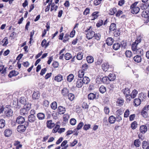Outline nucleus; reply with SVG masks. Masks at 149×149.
<instances>
[{
    "mask_svg": "<svg viewBox=\"0 0 149 149\" xmlns=\"http://www.w3.org/2000/svg\"><path fill=\"white\" fill-rule=\"evenodd\" d=\"M141 101L139 98H136L134 100V106H138L141 104Z\"/></svg>",
    "mask_w": 149,
    "mask_h": 149,
    "instance_id": "obj_25",
    "label": "nucleus"
},
{
    "mask_svg": "<svg viewBox=\"0 0 149 149\" xmlns=\"http://www.w3.org/2000/svg\"><path fill=\"white\" fill-rule=\"evenodd\" d=\"M109 80L110 81H113L116 79V76L115 75L112 74H110L108 77Z\"/></svg>",
    "mask_w": 149,
    "mask_h": 149,
    "instance_id": "obj_26",
    "label": "nucleus"
},
{
    "mask_svg": "<svg viewBox=\"0 0 149 149\" xmlns=\"http://www.w3.org/2000/svg\"><path fill=\"white\" fill-rule=\"evenodd\" d=\"M141 114L144 118H146L148 115L147 112L143 110L141 112Z\"/></svg>",
    "mask_w": 149,
    "mask_h": 149,
    "instance_id": "obj_48",
    "label": "nucleus"
},
{
    "mask_svg": "<svg viewBox=\"0 0 149 149\" xmlns=\"http://www.w3.org/2000/svg\"><path fill=\"white\" fill-rule=\"evenodd\" d=\"M89 12L90 9L89 8H86L84 10L83 13V14L84 15H86L89 13Z\"/></svg>",
    "mask_w": 149,
    "mask_h": 149,
    "instance_id": "obj_59",
    "label": "nucleus"
},
{
    "mask_svg": "<svg viewBox=\"0 0 149 149\" xmlns=\"http://www.w3.org/2000/svg\"><path fill=\"white\" fill-rule=\"evenodd\" d=\"M29 112L27 109L24 108L20 109V113L22 115L26 116L28 114Z\"/></svg>",
    "mask_w": 149,
    "mask_h": 149,
    "instance_id": "obj_11",
    "label": "nucleus"
},
{
    "mask_svg": "<svg viewBox=\"0 0 149 149\" xmlns=\"http://www.w3.org/2000/svg\"><path fill=\"white\" fill-rule=\"evenodd\" d=\"M142 17L147 19L146 22L147 23L149 21V11L147 10H143L141 14Z\"/></svg>",
    "mask_w": 149,
    "mask_h": 149,
    "instance_id": "obj_3",
    "label": "nucleus"
},
{
    "mask_svg": "<svg viewBox=\"0 0 149 149\" xmlns=\"http://www.w3.org/2000/svg\"><path fill=\"white\" fill-rule=\"evenodd\" d=\"M123 93L125 96H129L130 95V89L128 88H125L123 90Z\"/></svg>",
    "mask_w": 149,
    "mask_h": 149,
    "instance_id": "obj_13",
    "label": "nucleus"
},
{
    "mask_svg": "<svg viewBox=\"0 0 149 149\" xmlns=\"http://www.w3.org/2000/svg\"><path fill=\"white\" fill-rule=\"evenodd\" d=\"M83 54L81 52H78L77 56V58L78 60H81L82 59Z\"/></svg>",
    "mask_w": 149,
    "mask_h": 149,
    "instance_id": "obj_37",
    "label": "nucleus"
},
{
    "mask_svg": "<svg viewBox=\"0 0 149 149\" xmlns=\"http://www.w3.org/2000/svg\"><path fill=\"white\" fill-rule=\"evenodd\" d=\"M72 57V55L69 53H66L65 55V58L66 60H69Z\"/></svg>",
    "mask_w": 149,
    "mask_h": 149,
    "instance_id": "obj_38",
    "label": "nucleus"
},
{
    "mask_svg": "<svg viewBox=\"0 0 149 149\" xmlns=\"http://www.w3.org/2000/svg\"><path fill=\"white\" fill-rule=\"evenodd\" d=\"M68 93L69 90L67 88H63L61 91L62 94L63 96H66Z\"/></svg>",
    "mask_w": 149,
    "mask_h": 149,
    "instance_id": "obj_22",
    "label": "nucleus"
},
{
    "mask_svg": "<svg viewBox=\"0 0 149 149\" xmlns=\"http://www.w3.org/2000/svg\"><path fill=\"white\" fill-rule=\"evenodd\" d=\"M31 106L30 104H26L24 107V108L25 109H27L28 111H29V110L31 108Z\"/></svg>",
    "mask_w": 149,
    "mask_h": 149,
    "instance_id": "obj_52",
    "label": "nucleus"
},
{
    "mask_svg": "<svg viewBox=\"0 0 149 149\" xmlns=\"http://www.w3.org/2000/svg\"><path fill=\"white\" fill-rule=\"evenodd\" d=\"M49 104V102L47 100H44L43 102V106L46 107H47L48 106Z\"/></svg>",
    "mask_w": 149,
    "mask_h": 149,
    "instance_id": "obj_62",
    "label": "nucleus"
},
{
    "mask_svg": "<svg viewBox=\"0 0 149 149\" xmlns=\"http://www.w3.org/2000/svg\"><path fill=\"white\" fill-rule=\"evenodd\" d=\"M74 79V75L72 74H70L67 77V80L69 82H71Z\"/></svg>",
    "mask_w": 149,
    "mask_h": 149,
    "instance_id": "obj_35",
    "label": "nucleus"
},
{
    "mask_svg": "<svg viewBox=\"0 0 149 149\" xmlns=\"http://www.w3.org/2000/svg\"><path fill=\"white\" fill-rule=\"evenodd\" d=\"M59 125H57L55 128L52 130V131L53 133H55L57 131L58 132L59 128Z\"/></svg>",
    "mask_w": 149,
    "mask_h": 149,
    "instance_id": "obj_51",
    "label": "nucleus"
},
{
    "mask_svg": "<svg viewBox=\"0 0 149 149\" xmlns=\"http://www.w3.org/2000/svg\"><path fill=\"white\" fill-rule=\"evenodd\" d=\"M47 127L49 129H52L55 126V124L52 123V120H47Z\"/></svg>",
    "mask_w": 149,
    "mask_h": 149,
    "instance_id": "obj_6",
    "label": "nucleus"
},
{
    "mask_svg": "<svg viewBox=\"0 0 149 149\" xmlns=\"http://www.w3.org/2000/svg\"><path fill=\"white\" fill-rule=\"evenodd\" d=\"M141 42L140 38H138L132 45V50L138 54H143V50L138 47V45Z\"/></svg>",
    "mask_w": 149,
    "mask_h": 149,
    "instance_id": "obj_1",
    "label": "nucleus"
},
{
    "mask_svg": "<svg viewBox=\"0 0 149 149\" xmlns=\"http://www.w3.org/2000/svg\"><path fill=\"white\" fill-rule=\"evenodd\" d=\"M125 55L127 57L130 58L132 56V53L130 51H126L125 53Z\"/></svg>",
    "mask_w": 149,
    "mask_h": 149,
    "instance_id": "obj_53",
    "label": "nucleus"
},
{
    "mask_svg": "<svg viewBox=\"0 0 149 149\" xmlns=\"http://www.w3.org/2000/svg\"><path fill=\"white\" fill-rule=\"evenodd\" d=\"M4 111L5 115L8 117L9 116V105H8L4 108Z\"/></svg>",
    "mask_w": 149,
    "mask_h": 149,
    "instance_id": "obj_8",
    "label": "nucleus"
},
{
    "mask_svg": "<svg viewBox=\"0 0 149 149\" xmlns=\"http://www.w3.org/2000/svg\"><path fill=\"white\" fill-rule=\"evenodd\" d=\"M40 96V94L39 92L37 91L34 92L33 95L32 97L33 99H38Z\"/></svg>",
    "mask_w": 149,
    "mask_h": 149,
    "instance_id": "obj_17",
    "label": "nucleus"
},
{
    "mask_svg": "<svg viewBox=\"0 0 149 149\" xmlns=\"http://www.w3.org/2000/svg\"><path fill=\"white\" fill-rule=\"evenodd\" d=\"M138 3V2H135L130 6L131 12L133 14L137 13L140 10V8L136 6Z\"/></svg>",
    "mask_w": 149,
    "mask_h": 149,
    "instance_id": "obj_2",
    "label": "nucleus"
},
{
    "mask_svg": "<svg viewBox=\"0 0 149 149\" xmlns=\"http://www.w3.org/2000/svg\"><path fill=\"white\" fill-rule=\"evenodd\" d=\"M70 123L71 125H74L76 123V120L74 118H72L70 120Z\"/></svg>",
    "mask_w": 149,
    "mask_h": 149,
    "instance_id": "obj_58",
    "label": "nucleus"
},
{
    "mask_svg": "<svg viewBox=\"0 0 149 149\" xmlns=\"http://www.w3.org/2000/svg\"><path fill=\"white\" fill-rule=\"evenodd\" d=\"M88 68V65L86 63L83 64L82 66V70L84 71H86Z\"/></svg>",
    "mask_w": 149,
    "mask_h": 149,
    "instance_id": "obj_50",
    "label": "nucleus"
},
{
    "mask_svg": "<svg viewBox=\"0 0 149 149\" xmlns=\"http://www.w3.org/2000/svg\"><path fill=\"white\" fill-rule=\"evenodd\" d=\"M99 12H95L93 13L92 14V18L91 20H94L97 18L98 16V14Z\"/></svg>",
    "mask_w": 149,
    "mask_h": 149,
    "instance_id": "obj_29",
    "label": "nucleus"
},
{
    "mask_svg": "<svg viewBox=\"0 0 149 149\" xmlns=\"http://www.w3.org/2000/svg\"><path fill=\"white\" fill-rule=\"evenodd\" d=\"M4 66L3 65L0 66V72H1V74H3L6 72V68H4Z\"/></svg>",
    "mask_w": 149,
    "mask_h": 149,
    "instance_id": "obj_44",
    "label": "nucleus"
},
{
    "mask_svg": "<svg viewBox=\"0 0 149 149\" xmlns=\"http://www.w3.org/2000/svg\"><path fill=\"white\" fill-rule=\"evenodd\" d=\"M84 72L82 70H80L78 71V76L80 78H82L84 75Z\"/></svg>",
    "mask_w": 149,
    "mask_h": 149,
    "instance_id": "obj_40",
    "label": "nucleus"
},
{
    "mask_svg": "<svg viewBox=\"0 0 149 149\" xmlns=\"http://www.w3.org/2000/svg\"><path fill=\"white\" fill-rule=\"evenodd\" d=\"M91 125L90 124H85L83 127L84 130H87L90 128Z\"/></svg>",
    "mask_w": 149,
    "mask_h": 149,
    "instance_id": "obj_64",
    "label": "nucleus"
},
{
    "mask_svg": "<svg viewBox=\"0 0 149 149\" xmlns=\"http://www.w3.org/2000/svg\"><path fill=\"white\" fill-rule=\"evenodd\" d=\"M18 74L17 72H16L15 70H13L10 72V78L13 76L17 75Z\"/></svg>",
    "mask_w": 149,
    "mask_h": 149,
    "instance_id": "obj_39",
    "label": "nucleus"
},
{
    "mask_svg": "<svg viewBox=\"0 0 149 149\" xmlns=\"http://www.w3.org/2000/svg\"><path fill=\"white\" fill-rule=\"evenodd\" d=\"M2 42L3 43V45L5 46L8 43V39L7 37H6L4 39L2 40Z\"/></svg>",
    "mask_w": 149,
    "mask_h": 149,
    "instance_id": "obj_43",
    "label": "nucleus"
},
{
    "mask_svg": "<svg viewBox=\"0 0 149 149\" xmlns=\"http://www.w3.org/2000/svg\"><path fill=\"white\" fill-rule=\"evenodd\" d=\"M84 123L82 122H80L78 125L77 127V129L79 130L84 125Z\"/></svg>",
    "mask_w": 149,
    "mask_h": 149,
    "instance_id": "obj_54",
    "label": "nucleus"
},
{
    "mask_svg": "<svg viewBox=\"0 0 149 149\" xmlns=\"http://www.w3.org/2000/svg\"><path fill=\"white\" fill-rule=\"evenodd\" d=\"M99 91L101 93H103L106 91V88L103 86H102L99 88Z\"/></svg>",
    "mask_w": 149,
    "mask_h": 149,
    "instance_id": "obj_34",
    "label": "nucleus"
},
{
    "mask_svg": "<svg viewBox=\"0 0 149 149\" xmlns=\"http://www.w3.org/2000/svg\"><path fill=\"white\" fill-rule=\"evenodd\" d=\"M37 117L39 120H42L45 118V114L42 113H39L37 114Z\"/></svg>",
    "mask_w": 149,
    "mask_h": 149,
    "instance_id": "obj_5",
    "label": "nucleus"
},
{
    "mask_svg": "<svg viewBox=\"0 0 149 149\" xmlns=\"http://www.w3.org/2000/svg\"><path fill=\"white\" fill-rule=\"evenodd\" d=\"M129 112V111L128 109L126 110L124 114V117L125 118L127 117L130 114Z\"/></svg>",
    "mask_w": 149,
    "mask_h": 149,
    "instance_id": "obj_60",
    "label": "nucleus"
},
{
    "mask_svg": "<svg viewBox=\"0 0 149 149\" xmlns=\"http://www.w3.org/2000/svg\"><path fill=\"white\" fill-rule=\"evenodd\" d=\"M83 83L82 80L81 79H78L77 81L76 84V86L78 88L81 87L83 85Z\"/></svg>",
    "mask_w": 149,
    "mask_h": 149,
    "instance_id": "obj_14",
    "label": "nucleus"
},
{
    "mask_svg": "<svg viewBox=\"0 0 149 149\" xmlns=\"http://www.w3.org/2000/svg\"><path fill=\"white\" fill-rule=\"evenodd\" d=\"M28 121L31 123H33L36 120V117L35 115H29L28 117Z\"/></svg>",
    "mask_w": 149,
    "mask_h": 149,
    "instance_id": "obj_12",
    "label": "nucleus"
},
{
    "mask_svg": "<svg viewBox=\"0 0 149 149\" xmlns=\"http://www.w3.org/2000/svg\"><path fill=\"white\" fill-rule=\"evenodd\" d=\"M137 93V91L136 90H134L132 91L131 94H130V96L131 97L134 98L136 97Z\"/></svg>",
    "mask_w": 149,
    "mask_h": 149,
    "instance_id": "obj_33",
    "label": "nucleus"
},
{
    "mask_svg": "<svg viewBox=\"0 0 149 149\" xmlns=\"http://www.w3.org/2000/svg\"><path fill=\"white\" fill-rule=\"evenodd\" d=\"M4 135L8 137L9 136V130L6 129L4 132Z\"/></svg>",
    "mask_w": 149,
    "mask_h": 149,
    "instance_id": "obj_56",
    "label": "nucleus"
},
{
    "mask_svg": "<svg viewBox=\"0 0 149 149\" xmlns=\"http://www.w3.org/2000/svg\"><path fill=\"white\" fill-rule=\"evenodd\" d=\"M134 145L136 147L140 146L141 145V142L138 139L135 140L134 141Z\"/></svg>",
    "mask_w": 149,
    "mask_h": 149,
    "instance_id": "obj_36",
    "label": "nucleus"
},
{
    "mask_svg": "<svg viewBox=\"0 0 149 149\" xmlns=\"http://www.w3.org/2000/svg\"><path fill=\"white\" fill-rule=\"evenodd\" d=\"M82 82L83 84H88L90 82V79L89 78L85 76L83 77V79H82Z\"/></svg>",
    "mask_w": 149,
    "mask_h": 149,
    "instance_id": "obj_21",
    "label": "nucleus"
},
{
    "mask_svg": "<svg viewBox=\"0 0 149 149\" xmlns=\"http://www.w3.org/2000/svg\"><path fill=\"white\" fill-rule=\"evenodd\" d=\"M95 97V94L92 93H91L88 95V99L93 100L94 99Z\"/></svg>",
    "mask_w": 149,
    "mask_h": 149,
    "instance_id": "obj_30",
    "label": "nucleus"
},
{
    "mask_svg": "<svg viewBox=\"0 0 149 149\" xmlns=\"http://www.w3.org/2000/svg\"><path fill=\"white\" fill-rule=\"evenodd\" d=\"M54 79L57 82H60L63 79V77L61 74H58L56 76Z\"/></svg>",
    "mask_w": 149,
    "mask_h": 149,
    "instance_id": "obj_20",
    "label": "nucleus"
},
{
    "mask_svg": "<svg viewBox=\"0 0 149 149\" xmlns=\"http://www.w3.org/2000/svg\"><path fill=\"white\" fill-rule=\"evenodd\" d=\"M116 25L115 23H112L111 24L109 28V32L114 31L116 29Z\"/></svg>",
    "mask_w": 149,
    "mask_h": 149,
    "instance_id": "obj_18",
    "label": "nucleus"
},
{
    "mask_svg": "<svg viewBox=\"0 0 149 149\" xmlns=\"http://www.w3.org/2000/svg\"><path fill=\"white\" fill-rule=\"evenodd\" d=\"M121 45V47L124 48L125 47L127 46V42L123 40L120 42Z\"/></svg>",
    "mask_w": 149,
    "mask_h": 149,
    "instance_id": "obj_63",
    "label": "nucleus"
},
{
    "mask_svg": "<svg viewBox=\"0 0 149 149\" xmlns=\"http://www.w3.org/2000/svg\"><path fill=\"white\" fill-rule=\"evenodd\" d=\"M5 121L3 119L0 120V128H3L5 125Z\"/></svg>",
    "mask_w": 149,
    "mask_h": 149,
    "instance_id": "obj_47",
    "label": "nucleus"
},
{
    "mask_svg": "<svg viewBox=\"0 0 149 149\" xmlns=\"http://www.w3.org/2000/svg\"><path fill=\"white\" fill-rule=\"evenodd\" d=\"M109 80L108 77H105L102 78V81L103 83L107 84L108 83Z\"/></svg>",
    "mask_w": 149,
    "mask_h": 149,
    "instance_id": "obj_45",
    "label": "nucleus"
},
{
    "mask_svg": "<svg viewBox=\"0 0 149 149\" xmlns=\"http://www.w3.org/2000/svg\"><path fill=\"white\" fill-rule=\"evenodd\" d=\"M116 120V118L113 116H111L109 117V121L111 124L114 123Z\"/></svg>",
    "mask_w": 149,
    "mask_h": 149,
    "instance_id": "obj_23",
    "label": "nucleus"
},
{
    "mask_svg": "<svg viewBox=\"0 0 149 149\" xmlns=\"http://www.w3.org/2000/svg\"><path fill=\"white\" fill-rule=\"evenodd\" d=\"M116 12V8H113L111 9L110 10L109 14L111 15H114Z\"/></svg>",
    "mask_w": 149,
    "mask_h": 149,
    "instance_id": "obj_42",
    "label": "nucleus"
},
{
    "mask_svg": "<svg viewBox=\"0 0 149 149\" xmlns=\"http://www.w3.org/2000/svg\"><path fill=\"white\" fill-rule=\"evenodd\" d=\"M102 68L104 71H107L109 68V65L108 63L106 62L103 64L102 65Z\"/></svg>",
    "mask_w": 149,
    "mask_h": 149,
    "instance_id": "obj_10",
    "label": "nucleus"
},
{
    "mask_svg": "<svg viewBox=\"0 0 149 149\" xmlns=\"http://www.w3.org/2000/svg\"><path fill=\"white\" fill-rule=\"evenodd\" d=\"M134 61L137 63H140L141 61V58L139 55H137L133 58Z\"/></svg>",
    "mask_w": 149,
    "mask_h": 149,
    "instance_id": "obj_19",
    "label": "nucleus"
},
{
    "mask_svg": "<svg viewBox=\"0 0 149 149\" xmlns=\"http://www.w3.org/2000/svg\"><path fill=\"white\" fill-rule=\"evenodd\" d=\"M65 111V108L62 106H59L58 108V112L60 114H64Z\"/></svg>",
    "mask_w": 149,
    "mask_h": 149,
    "instance_id": "obj_9",
    "label": "nucleus"
},
{
    "mask_svg": "<svg viewBox=\"0 0 149 149\" xmlns=\"http://www.w3.org/2000/svg\"><path fill=\"white\" fill-rule=\"evenodd\" d=\"M113 39L111 37L108 38L106 40L107 44L109 46L111 45L113 42Z\"/></svg>",
    "mask_w": 149,
    "mask_h": 149,
    "instance_id": "obj_15",
    "label": "nucleus"
},
{
    "mask_svg": "<svg viewBox=\"0 0 149 149\" xmlns=\"http://www.w3.org/2000/svg\"><path fill=\"white\" fill-rule=\"evenodd\" d=\"M17 131L19 132H24L26 129L25 126L23 125L18 126L17 127Z\"/></svg>",
    "mask_w": 149,
    "mask_h": 149,
    "instance_id": "obj_24",
    "label": "nucleus"
},
{
    "mask_svg": "<svg viewBox=\"0 0 149 149\" xmlns=\"http://www.w3.org/2000/svg\"><path fill=\"white\" fill-rule=\"evenodd\" d=\"M25 119L22 116H19L16 120V123L18 124H22L25 122Z\"/></svg>",
    "mask_w": 149,
    "mask_h": 149,
    "instance_id": "obj_7",
    "label": "nucleus"
},
{
    "mask_svg": "<svg viewBox=\"0 0 149 149\" xmlns=\"http://www.w3.org/2000/svg\"><path fill=\"white\" fill-rule=\"evenodd\" d=\"M19 102L22 104H25L26 102V100L24 97H22L19 99Z\"/></svg>",
    "mask_w": 149,
    "mask_h": 149,
    "instance_id": "obj_46",
    "label": "nucleus"
},
{
    "mask_svg": "<svg viewBox=\"0 0 149 149\" xmlns=\"http://www.w3.org/2000/svg\"><path fill=\"white\" fill-rule=\"evenodd\" d=\"M140 132L142 133H145L147 130V128L146 126L141 125L140 128Z\"/></svg>",
    "mask_w": 149,
    "mask_h": 149,
    "instance_id": "obj_16",
    "label": "nucleus"
},
{
    "mask_svg": "<svg viewBox=\"0 0 149 149\" xmlns=\"http://www.w3.org/2000/svg\"><path fill=\"white\" fill-rule=\"evenodd\" d=\"M51 107L53 110L56 109L57 108V103L56 102H54L51 104Z\"/></svg>",
    "mask_w": 149,
    "mask_h": 149,
    "instance_id": "obj_31",
    "label": "nucleus"
},
{
    "mask_svg": "<svg viewBox=\"0 0 149 149\" xmlns=\"http://www.w3.org/2000/svg\"><path fill=\"white\" fill-rule=\"evenodd\" d=\"M137 126V122L136 121H134L131 124V127L133 129H135L136 128Z\"/></svg>",
    "mask_w": 149,
    "mask_h": 149,
    "instance_id": "obj_49",
    "label": "nucleus"
},
{
    "mask_svg": "<svg viewBox=\"0 0 149 149\" xmlns=\"http://www.w3.org/2000/svg\"><path fill=\"white\" fill-rule=\"evenodd\" d=\"M124 103V100L123 99H118L116 101V105L119 106H122Z\"/></svg>",
    "mask_w": 149,
    "mask_h": 149,
    "instance_id": "obj_27",
    "label": "nucleus"
},
{
    "mask_svg": "<svg viewBox=\"0 0 149 149\" xmlns=\"http://www.w3.org/2000/svg\"><path fill=\"white\" fill-rule=\"evenodd\" d=\"M95 35V32L93 31H91L88 32L86 35V37L88 40L91 39Z\"/></svg>",
    "mask_w": 149,
    "mask_h": 149,
    "instance_id": "obj_4",
    "label": "nucleus"
},
{
    "mask_svg": "<svg viewBox=\"0 0 149 149\" xmlns=\"http://www.w3.org/2000/svg\"><path fill=\"white\" fill-rule=\"evenodd\" d=\"M120 47V45L118 43L114 44L113 45V48L114 49L117 50L119 49Z\"/></svg>",
    "mask_w": 149,
    "mask_h": 149,
    "instance_id": "obj_28",
    "label": "nucleus"
},
{
    "mask_svg": "<svg viewBox=\"0 0 149 149\" xmlns=\"http://www.w3.org/2000/svg\"><path fill=\"white\" fill-rule=\"evenodd\" d=\"M95 38L97 40H99L100 39V35L99 33L95 34L94 36Z\"/></svg>",
    "mask_w": 149,
    "mask_h": 149,
    "instance_id": "obj_61",
    "label": "nucleus"
},
{
    "mask_svg": "<svg viewBox=\"0 0 149 149\" xmlns=\"http://www.w3.org/2000/svg\"><path fill=\"white\" fill-rule=\"evenodd\" d=\"M68 97L70 100L72 101L74 98V95L73 94L69 93L68 95Z\"/></svg>",
    "mask_w": 149,
    "mask_h": 149,
    "instance_id": "obj_41",
    "label": "nucleus"
},
{
    "mask_svg": "<svg viewBox=\"0 0 149 149\" xmlns=\"http://www.w3.org/2000/svg\"><path fill=\"white\" fill-rule=\"evenodd\" d=\"M69 35L68 34H65L63 41L64 42H65L68 40L69 39Z\"/></svg>",
    "mask_w": 149,
    "mask_h": 149,
    "instance_id": "obj_57",
    "label": "nucleus"
},
{
    "mask_svg": "<svg viewBox=\"0 0 149 149\" xmlns=\"http://www.w3.org/2000/svg\"><path fill=\"white\" fill-rule=\"evenodd\" d=\"M103 22V21L102 20L100 19L99 20L98 22L96 24V25L97 26V27H100L102 25Z\"/></svg>",
    "mask_w": 149,
    "mask_h": 149,
    "instance_id": "obj_55",
    "label": "nucleus"
},
{
    "mask_svg": "<svg viewBox=\"0 0 149 149\" xmlns=\"http://www.w3.org/2000/svg\"><path fill=\"white\" fill-rule=\"evenodd\" d=\"M86 60L88 63H92L93 62L94 59L92 56H88L86 58Z\"/></svg>",
    "mask_w": 149,
    "mask_h": 149,
    "instance_id": "obj_32",
    "label": "nucleus"
}]
</instances>
